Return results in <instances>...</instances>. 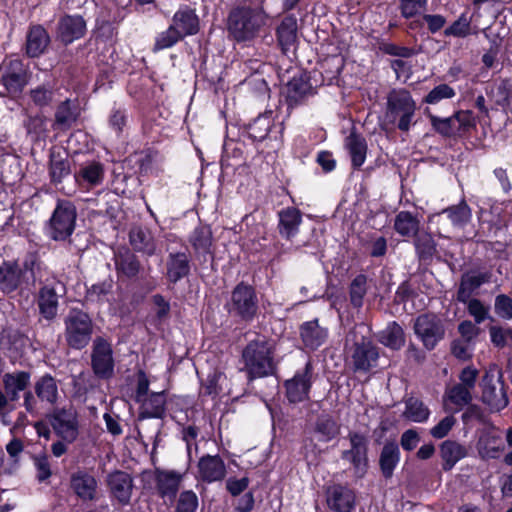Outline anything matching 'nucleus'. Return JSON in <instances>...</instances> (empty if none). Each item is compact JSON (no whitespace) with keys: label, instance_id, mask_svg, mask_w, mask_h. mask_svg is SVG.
Here are the masks:
<instances>
[{"label":"nucleus","instance_id":"nucleus-1","mask_svg":"<svg viewBox=\"0 0 512 512\" xmlns=\"http://www.w3.org/2000/svg\"><path fill=\"white\" fill-rule=\"evenodd\" d=\"M275 355L276 341L271 337L256 333L253 339L248 340L240 355V371L245 374L247 382L276 375L278 362Z\"/></svg>","mask_w":512,"mask_h":512},{"label":"nucleus","instance_id":"nucleus-2","mask_svg":"<svg viewBox=\"0 0 512 512\" xmlns=\"http://www.w3.org/2000/svg\"><path fill=\"white\" fill-rule=\"evenodd\" d=\"M345 346L354 373L368 374L378 367L380 349L374 343L368 328L361 325L350 330Z\"/></svg>","mask_w":512,"mask_h":512},{"label":"nucleus","instance_id":"nucleus-3","mask_svg":"<svg viewBox=\"0 0 512 512\" xmlns=\"http://www.w3.org/2000/svg\"><path fill=\"white\" fill-rule=\"evenodd\" d=\"M324 83L325 75L317 70H299L294 74L281 90V102L286 106V116L289 117L294 109L306 105Z\"/></svg>","mask_w":512,"mask_h":512},{"label":"nucleus","instance_id":"nucleus-4","mask_svg":"<svg viewBox=\"0 0 512 512\" xmlns=\"http://www.w3.org/2000/svg\"><path fill=\"white\" fill-rule=\"evenodd\" d=\"M284 129V122L275 123L273 111L269 110L239 125L238 136L242 142L248 139L255 146L266 141L273 151H277L283 144Z\"/></svg>","mask_w":512,"mask_h":512},{"label":"nucleus","instance_id":"nucleus-5","mask_svg":"<svg viewBox=\"0 0 512 512\" xmlns=\"http://www.w3.org/2000/svg\"><path fill=\"white\" fill-rule=\"evenodd\" d=\"M224 309L237 322L252 323L260 311L256 288L245 281H240L231 290Z\"/></svg>","mask_w":512,"mask_h":512},{"label":"nucleus","instance_id":"nucleus-6","mask_svg":"<svg viewBox=\"0 0 512 512\" xmlns=\"http://www.w3.org/2000/svg\"><path fill=\"white\" fill-rule=\"evenodd\" d=\"M263 24L260 10L247 5L233 7L227 17V32L237 43L255 39Z\"/></svg>","mask_w":512,"mask_h":512},{"label":"nucleus","instance_id":"nucleus-7","mask_svg":"<svg viewBox=\"0 0 512 512\" xmlns=\"http://www.w3.org/2000/svg\"><path fill=\"white\" fill-rule=\"evenodd\" d=\"M76 221V205L71 200L58 198L50 218L44 224V234L55 242L69 241L75 231Z\"/></svg>","mask_w":512,"mask_h":512},{"label":"nucleus","instance_id":"nucleus-8","mask_svg":"<svg viewBox=\"0 0 512 512\" xmlns=\"http://www.w3.org/2000/svg\"><path fill=\"white\" fill-rule=\"evenodd\" d=\"M416 103L407 89H392L387 96L385 118L402 132L415 124Z\"/></svg>","mask_w":512,"mask_h":512},{"label":"nucleus","instance_id":"nucleus-9","mask_svg":"<svg viewBox=\"0 0 512 512\" xmlns=\"http://www.w3.org/2000/svg\"><path fill=\"white\" fill-rule=\"evenodd\" d=\"M64 338L72 350L86 348L92 340L94 322L90 314L78 307L69 309L64 318Z\"/></svg>","mask_w":512,"mask_h":512},{"label":"nucleus","instance_id":"nucleus-10","mask_svg":"<svg viewBox=\"0 0 512 512\" xmlns=\"http://www.w3.org/2000/svg\"><path fill=\"white\" fill-rule=\"evenodd\" d=\"M479 385L480 399L492 413L500 412L508 406V386L505 384L501 369L494 365L485 370Z\"/></svg>","mask_w":512,"mask_h":512},{"label":"nucleus","instance_id":"nucleus-11","mask_svg":"<svg viewBox=\"0 0 512 512\" xmlns=\"http://www.w3.org/2000/svg\"><path fill=\"white\" fill-rule=\"evenodd\" d=\"M28 65L16 55L6 56L0 64V83L10 97H18L29 83Z\"/></svg>","mask_w":512,"mask_h":512},{"label":"nucleus","instance_id":"nucleus-12","mask_svg":"<svg viewBox=\"0 0 512 512\" xmlns=\"http://www.w3.org/2000/svg\"><path fill=\"white\" fill-rule=\"evenodd\" d=\"M413 330L427 351L434 350L446 334L444 321L435 313H423L417 316Z\"/></svg>","mask_w":512,"mask_h":512},{"label":"nucleus","instance_id":"nucleus-13","mask_svg":"<svg viewBox=\"0 0 512 512\" xmlns=\"http://www.w3.org/2000/svg\"><path fill=\"white\" fill-rule=\"evenodd\" d=\"M350 442V448L341 452V459L350 463L354 474L362 478L366 475L369 468V440L361 432L350 431L347 435Z\"/></svg>","mask_w":512,"mask_h":512},{"label":"nucleus","instance_id":"nucleus-14","mask_svg":"<svg viewBox=\"0 0 512 512\" xmlns=\"http://www.w3.org/2000/svg\"><path fill=\"white\" fill-rule=\"evenodd\" d=\"M91 369L97 379L107 381L114 377L115 360L112 344L102 336H97L93 339Z\"/></svg>","mask_w":512,"mask_h":512},{"label":"nucleus","instance_id":"nucleus-15","mask_svg":"<svg viewBox=\"0 0 512 512\" xmlns=\"http://www.w3.org/2000/svg\"><path fill=\"white\" fill-rule=\"evenodd\" d=\"M313 371V364L308 360L303 369L297 370L292 378L284 381L285 396L289 403L297 404L309 399L313 385Z\"/></svg>","mask_w":512,"mask_h":512},{"label":"nucleus","instance_id":"nucleus-16","mask_svg":"<svg viewBox=\"0 0 512 512\" xmlns=\"http://www.w3.org/2000/svg\"><path fill=\"white\" fill-rule=\"evenodd\" d=\"M54 433L65 442L74 443L79 435V423L77 415L71 409L54 408L46 415Z\"/></svg>","mask_w":512,"mask_h":512},{"label":"nucleus","instance_id":"nucleus-17","mask_svg":"<svg viewBox=\"0 0 512 512\" xmlns=\"http://www.w3.org/2000/svg\"><path fill=\"white\" fill-rule=\"evenodd\" d=\"M32 347L29 337L19 329L3 330L0 349L12 365L22 364L28 348Z\"/></svg>","mask_w":512,"mask_h":512},{"label":"nucleus","instance_id":"nucleus-18","mask_svg":"<svg viewBox=\"0 0 512 512\" xmlns=\"http://www.w3.org/2000/svg\"><path fill=\"white\" fill-rule=\"evenodd\" d=\"M113 262L119 281L136 279L143 270L138 256L125 245L114 250Z\"/></svg>","mask_w":512,"mask_h":512},{"label":"nucleus","instance_id":"nucleus-19","mask_svg":"<svg viewBox=\"0 0 512 512\" xmlns=\"http://www.w3.org/2000/svg\"><path fill=\"white\" fill-rule=\"evenodd\" d=\"M87 24L79 14H64L57 22L56 37L64 46L72 44L85 36Z\"/></svg>","mask_w":512,"mask_h":512},{"label":"nucleus","instance_id":"nucleus-20","mask_svg":"<svg viewBox=\"0 0 512 512\" xmlns=\"http://www.w3.org/2000/svg\"><path fill=\"white\" fill-rule=\"evenodd\" d=\"M69 488L82 502H94L98 499V481L85 469H77L70 474Z\"/></svg>","mask_w":512,"mask_h":512},{"label":"nucleus","instance_id":"nucleus-21","mask_svg":"<svg viewBox=\"0 0 512 512\" xmlns=\"http://www.w3.org/2000/svg\"><path fill=\"white\" fill-rule=\"evenodd\" d=\"M74 181L79 188L90 191L103 184L105 179V166L99 160H87L80 164L73 174Z\"/></svg>","mask_w":512,"mask_h":512},{"label":"nucleus","instance_id":"nucleus-22","mask_svg":"<svg viewBox=\"0 0 512 512\" xmlns=\"http://www.w3.org/2000/svg\"><path fill=\"white\" fill-rule=\"evenodd\" d=\"M81 115L78 98H65L60 101L54 112L52 129L57 132H67L77 123Z\"/></svg>","mask_w":512,"mask_h":512},{"label":"nucleus","instance_id":"nucleus-23","mask_svg":"<svg viewBox=\"0 0 512 512\" xmlns=\"http://www.w3.org/2000/svg\"><path fill=\"white\" fill-rule=\"evenodd\" d=\"M47 171L50 184L59 188L64 180L72 174L68 153L60 148L52 147L49 152Z\"/></svg>","mask_w":512,"mask_h":512},{"label":"nucleus","instance_id":"nucleus-24","mask_svg":"<svg viewBox=\"0 0 512 512\" xmlns=\"http://www.w3.org/2000/svg\"><path fill=\"white\" fill-rule=\"evenodd\" d=\"M51 44L47 29L41 24H30L25 37L23 52L27 58L35 59L44 55Z\"/></svg>","mask_w":512,"mask_h":512},{"label":"nucleus","instance_id":"nucleus-25","mask_svg":"<svg viewBox=\"0 0 512 512\" xmlns=\"http://www.w3.org/2000/svg\"><path fill=\"white\" fill-rule=\"evenodd\" d=\"M107 487L111 498L126 506L130 503L134 488L132 476L123 470H114L107 475Z\"/></svg>","mask_w":512,"mask_h":512},{"label":"nucleus","instance_id":"nucleus-26","mask_svg":"<svg viewBox=\"0 0 512 512\" xmlns=\"http://www.w3.org/2000/svg\"><path fill=\"white\" fill-rule=\"evenodd\" d=\"M183 475L175 470L156 468L154 471L155 490L158 497L173 502L179 492Z\"/></svg>","mask_w":512,"mask_h":512},{"label":"nucleus","instance_id":"nucleus-27","mask_svg":"<svg viewBox=\"0 0 512 512\" xmlns=\"http://www.w3.org/2000/svg\"><path fill=\"white\" fill-rule=\"evenodd\" d=\"M56 286L57 281H47L40 285L35 295L39 314L47 321L54 320L58 313L59 295Z\"/></svg>","mask_w":512,"mask_h":512},{"label":"nucleus","instance_id":"nucleus-28","mask_svg":"<svg viewBox=\"0 0 512 512\" xmlns=\"http://www.w3.org/2000/svg\"><path fill=\"white\" fill-rule=\"evenodd\" d=\"M140 404L138 411V420L161 419L166 417L167 413V393L165 390L160 392H150V394L137 401Z\"/></svg>","mask_w":512,"mask_h":512},{"label":"nucleus","instance_id":"nucleus-29","mask_svg":"<svg viewBox=\"0 0 512 512\" xmlns=\"http://www.w3.org/2000/svg\"><path fill=\"white\" fill-rule=\"evenodd\" d=\"M491 279L492 273L490 271H468L463 273L456 293V300L460 303H467L471 296L482 285L490 283Z\"/></svg>","mask_w":512,"mask_h":512},{"label":"nucleus","instance_id":"nucleus-30","mask_svg":"<svg viewBox=\"0 0 512 512\" xmlns=\"http://www.w3.org/2000/svg\"><path fill=\"white\" fill-rule=\"evenodd\" d=\"M23 282L19 259L3 260L0 265V291L10 295L21 288Z\"/></svg>","mask_w":512,"mask_h":512},{"label":"nucleus","instance_id":"nucleus-31","mask_svg":"<svg viewBox=\"0 0 512 512\" xmlns=\"http://www.w3.org/2000/svg\"><path fill=\"white\" fill-rule=\"evenodd\" d=\"M328 335V329L320 326L318 318L305 321L299 326L301 342L310 351H316L322 346L326 342Z\"/></svg>","mask_w":512,"mask_h":512},{"label":"nucleus","instance_id":"nucleus-32","mask_svg":"<svg viewBox=\"0 0 512 512\" xmlns=\"http://www.w3.org/2000/svg\"><path fill=\"white\" fill-rule=\"evenodd\" d=\"M165 277L170 284H177L191 272V260L186 252H171L166 259Z\"/></svg>","mask_w":512,"mask_h":512},{"label":"nucleus","instance_id":"nucleus-33","mask_svg":"<svg viewBox=\"0 0 512 512\" xmlns=\"http://www.w3.org/2000/svg\"><path fill=\"white\" fill-rule=\"evenodd\" d=\"M326 502L334 512H351L355 506V494L344 485L334 484L326 491Z\"/></svg>","mask_w":512,"mask_h":512},{"label":"nucleus","instance_id":"nucleus-34","mask_svg":"<svg viewBox=\"0 0 512 512\" xmlns=\"http://www.w3.org/2000/svg\"><path fill=\"white\" fill-rule=\"evenodd\" d=\"M401 460L399 443L395 439L385 441L378 459L379 470L386 480L391 479Z\"/></svg>","mask_w":512,"mask_h":512},{"label":"nucleus","instance_id":"nucleus-35","mask_svg":"<svg viewBox=\"0 0 512 512\" xmlns=\"http://www.w3.org/2000/svg\"><path fill=\"white\" fill-rule=\"evenodd\" d=\"M302 212L297 207H286L278 212L277 229L280 236L285 240H292L298 233L302 224Z\"/></svg>","mask_w":512,"mask_h":512},{"label":"nucleus","instance_id":"nucleus-36","mask_svg":"<svg viewBox=\"0 0 512 512\" xmlns=\"http://www.w3.org/2000/svg\"><path fill=\"white\" fill-rule=\"evenodd\" d=\"M174 27L183 38L187 36H194L200 30V20L196 11L189 6H184L183 8L178 9L173 17L172 23L170 24Z\"/></svg>","mask_w":512,"mask_h":512},{"label":"nucleus","instance_id":"nucleus-37","mask_svg":"<svg viewBox=\"0 0 512 512\" xmlns=\"http://www.w3.org/2000/svg\"><path fill=\"white\" fill-rule=\"evenodd\" d=\"M413 245L420 266L428 267L432 265L435 256H437L438 260L440 259L437 250L438 244L432 233L421 232L413 239Z\"/></svg>","mask_w":512,"mask_h":512},{"label":"nucleus","instance_id":"nucleus-38","mask_svg":"<svg viewBox=\"0 0 512 512\" xmlns=\"http://www.w3.org/2000/svg\"><path fill=\"white\" fill-rule=\"evenodd\" d=\"M200 478L207 483L222 480L226 475V466L223 459L217 455H204L198 461Z\"/></svg>","mask_w":512,"mask_h":512},{"label":"nucleus","instance_id":"nucleus-39","mask_svg":"<svg viewBox=\"0 0 512 512\" xmlns=\"http://www.w3.org/2000/svg\"><path fill=\"white\" fill-rule=\"evenodd\" d=\"M345 148L349 153L352 169L360 170L366 160L368 151L365 137L352 131L345 139Z\"/></svg>","mask_w":512,"mask_h":512},{"label":"nucleus","instance_id":"nucleus-40","mask_svg":"<svg viewBox=\"0 0 512 512\" xmlns=\"http://www.w3.org/2000/svg\"><path fill=\"white\" fill-rule=\"evenodd\" d=\"M376 338L381 345L393 351H399L406 341L404 329L396 321L388 322L386 327L377 333Z\"/></svg>","mask_w":512,"mask_h":512},{"label":"nucleus","instance_id":"nucleus-41","mask_svg":"<svg viewBox=\"0 0 512 512\" xmlns=\"http://www.w3.org/2000/svg\"><path fill=\"white\" fill-rule=\"evenodd\" d=\"M468 455L466 447L455 440H445L440 444L442 470L451 471L457 462Z\"/></svg>","mask_w":512,"mask_h":512},{"label":"nucleus","instance_id":"nucleus-42","mask_svg":"<svg viewBox=\"0 0 512 512\" xmlns=\"http://www.w3.org/2000/svg\"><path fill=\"white\" fill-rule=\"evenodd\" d=\"M31 374L27 371H17L14 373H7L3 377V386L5 395L10 402L19 400V393L25 391L30 384Z\"/></svg>","mask_w":512,"mask_h":512},{"label":"nucleus","instance_id":"nucleus-43","mask_svg":"<svg viewBox=\"0 0 512 512\" xmlns=\"http://www.w3.org/2000/svg\"><path fill=\"white\" fill-rule=\"evenodd\" d=\"M394 231L404 238H415L420 234V219L418 214L402 210L394 218Z\"/></svg>","mask_w":512,"mask_h":512},{"label":"nucleus","instance_id":"nucleus-44","mask_svg":"<svg viewBox=\"0 0 512 512\" xmlns=\"http://www.w3.org/2000/svg\"><path fill=\"white\" fill-rule=\"evenodd\" d=\"M34 392L41 402L55 405L59 398L57 380L50 373H45L35 381Z\"/></svg>","mask_w":512,"mask_h":512},{"label":"nucleus","instance_id":"nucleus-45","mask_svg":"<svg viewBox=\"0 0 512 512\" xmlns=\"http://www.w3.org/2000/svg\"><path fill=\"white\" fill-rule=\"evenodd\" d=\"M505 449V443L500 434L486 432L478 441V451L483 459H499Z\"/></svg>","mask_w":512,"mask_h":512},{"label":"nucleus","instance_id":"nucleus-46","mask_svg":"<svg viewBox=\"0 0 512 512\" xmlns=\"http://www.w3.org/2000/svg\"><path fill=\"white\" fill-rule=\"evenodd\" d=\"M194 251L199 254H213V234L210 225L200 224L194 228L188 238Z\"/></svg>","mask_w":512,"mask_h":512},{"label":"nucleus","instance_id":"nucleus-47","mask_svg":"<svg viewBox=\"0 0 512 512\" xmlns=\"http://www.w3.org/2000/svg\"><path fill=\"white\" fill-rule=\"evenodd\" d=\"M276 38L281 50L288 52L297 39V21L293 16L285 17L276 29Z\"/></svg>","mask_w":512,"mask_h":512},{"label":"nucleus","instance_id":"nucleus-48","mask_svg":"<svg viewBox=\"0 0 512 512\" xmlns=\"http://www.w3.org/2000/svg\"><path fill=\"white\" fill-rule=\"evenodd\" d=\"M129 123L130 116L128 109L124 105L114 102L107 118L109 129L113 131L118 138H121L127 132Z\"/></svg>","mask_w":512,"mask_h":512},{"label":"nucleus","instance_id":"nucleus-49","mask_svg":"<svg viewBox=\"0 0 512 512\" xmlns=\"http://www.w3.org/2000/svg\"><path fill=\"white\" fill-rule=\"evenodd\" d=\"M129 243L132 246V251L141 252L148 256H152L155 253V243L153 237L142 229L136 227L129 232Z\"/></svg>","mask_w":512,"mask_h":512},{"label":"nucleus","instance_id":"nucleus-50","mask_svg":"<svg viewBox=\"0 0 512 512\" xmlns=\"http://www.w3.org/2000/svg\"><path fill=\"white\" fill-rule=\"evenodd\" d=\"M404 404L405 419L415 423H425L429 419L431 411L421 399L411 396L404 400Z\"/></svg>","mask_w":512,"mask_h":512},{"label":"nucleus","instance_id":"nucleus-51","mask_svg":"<svg viewBox=\"0 0 512 512\" xmlns=\"http://www.w3.org/2000/svg\"><path fill=\"white\" fill-rule=\"evenodd\" d=\"M339 431V425L330 414L322 413L317 417L314 432L319 435V441L329 442L339 434Z\"/></svg>","mask_w":512,"mask_h":512},{"label":"nucleus","instance_id":"nucleus-52","mask_svg":"<svg viewBox=\"0 0 512 512\" xmlns=\"http://www.w3.org/2000/svg\"><path fill=\"white\" fill-rule=\"evenodd\" d=\"M368 291V277L363 273L357 274L348 286L349 301L353 308L360 309Z\"/></svg>","mask_w":512,"mask_h":512},{"label":"nucleus","instance_id":"nucleus-53","mask_svg":"<svg viewBox=\"0 0 512 512\" xmlns=\"http://www.w3.org/2000/svg\"><path fill=\"white\" fill-rule=\"evenodd\" d=\"M440 214H446L455 227L466 226L472 218L471 208L464 198L458 204L444 208Z\"/></svg>","mask_w":512,"mask_h":512},{"label":"nucleus","instance_id":"nucleus-54","mask_svg":"<svg viewBox=\"0 0 512 512\" xmlns=\"http://www.w3.org/2000/svg\"><path fill=\"white\" fill-rule=\"evenodd\" d=\"M57 89L51 83H42L29 91V98L39 109L50 107L55 98Z\"/></svg>","mask_w":512,"mask_h":512},{"label":"nucleus","instance_id":"nucleus-55","mask_svg":"<svg viewBox=\"0 0 512 512\" xmlns=\"http://www.w3.org/2000/svg\"><path fill=\"white\" fill-rule=\"evenodd\" d=\"M19 265L24 279L29 276L35 281L37 272L41 270L44 263L41 260L39 251L37 249H30L23 254Z\"/></svg>","mask_w":512,"mask_h":512},{"label":"nucleus","instance_id":"nucleus-56","mask_svg":"<svg viewBox=\"0 0 512 512\" xmlns=\"http://www.w3.org/2000/svg\"><path fill=\"white\" fill-rule=\"evenodd\" d=\"M114 280L111 275L102 281L92 284L86 288L85 297L88 301L96 302L99 304L107 301V296L113 291Z\"/></svg>","mask_w":512,"mask_h":512},{"label":"nucleus","instance_id":"nucleus-57","mask_svg":"<svg viewBox=\"0 0 512 512\" xmlns=\"http://www.w3.org/2000/svg\"><path fill=\"white\" fill-rule=\"evenodd\" d=\"M445 398L448 402L455 405L454 413L461 411L466 405L472 402L473 397L471 393V389L466 387L465 385L455 384L449 389H447L445 393Z\"/></svg>","mask_w":512,"mask_h":512},{"label":"nucleus","instance_id":"nucleus-58","mask_svg":"<svg viewBox=\"0 0 512 512\" xmlns=\"http://www.w3.org/2000/svg\"><path fill=\"white\" fill-rule=\"evenodd\" d=\"M429 120L433 130L444 138H456L460 133L457 131L454 116L441 118L439 116L429 114Z\"/></svg>","mask_w":512,"mask_h":512},{"label":"nucleus","instance_id":"nucleus-59","mask_svg":"<svg viewBox=\"0 0 512 512\" xmlns=\"http://www.w3.org/2000/svg\"><path fill=\"white\" fill-rule=\"evenodd\" d=\"M184 38L182 35H180V32H178L174 27L169 25V27L159 33L156 38L154 45L152 47V51L154 53H157L159 51L169 49L173 46H175L178 42L182 41Z\"/></svg>","mask_w":512,"mask_h":512},{"label":"nucleus","instance_id":"nucleus-60","mask_svg":"<svg viewBox=\"0 0 512 512\" xmlns=\"http://www.w3.org/2000/svg\"><path fill=\"white\" fill-rule=\"evenodd\" d=\"M445 37L465 38L471 34V18L462 13L457 20L443 31Z\"/></svg>","mask_w":512,"mask_h":512},{"label":"nucleus","instance_id":"nucleus-61","mask_svg":"<svg viewBox=\"0 0 512 512\" xmlns=\"http://www.w3.org/2000/svg\"><path fill=\"white\" fill-rule=\"evenodd\" d=\"M453 116L460 138L469 134L476 127V118L471 110H459Z\"/></svg>","mask_w":512,"mask_h":512},{"label":"nucleus","instance_id":"nucleus-62","mask_svg":"<svg viewBox=\"0 0 512 512\" xmlns=\"http://www.w3.org/2000/svg\"><path fill=\"white\" fill-rule=\"evenodd\" d=\"M95 33L98 39L111 42L117 36L118 29L110 19L101 16L96 18Z\"/></svg>","mask_w":512,"mask_h":512},{"label":"nucleus","instance_id":"nucleus-63","mask_svg":"<svg viewBox=\"0 0 512 512\" xmlns=\"http://www.w3.org/2000/svg\"><path fill=\"white\" fill-rule=\"evenodd\" d=\"M428 0H399L398 9L405 19H412L426 10Z\"/></svg>","mask_w":512,"mask_h":512},{"label":"nucleus","instance_id":"nucleus-64","mask_svg":"<svg viewBox=\"0 0 512 512\" xmlns=\"http://www.w3.org/2000/svg\"><path fill=\"white\" fill-rule=\"evenodd\" d=\"M494 313L502 320H511L512 298L507 294H498L494 299Z\"/></svg>","mask_w":512,"mask_h":512}]
</instances>
